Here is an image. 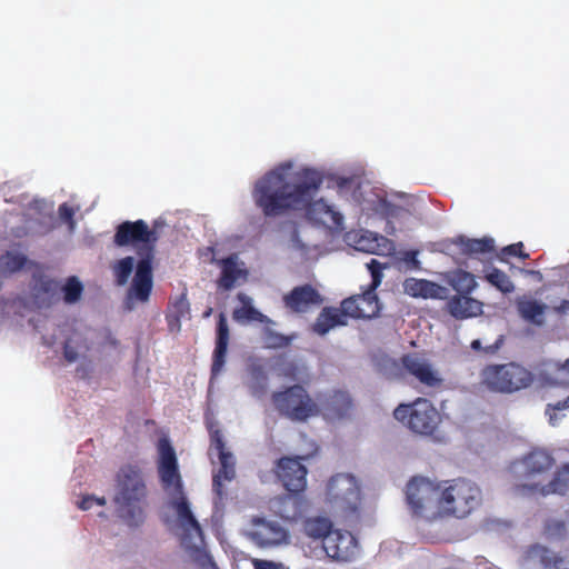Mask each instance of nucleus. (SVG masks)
I'll return each mask as SVG.
<instances>
[{"mask_svg":"<svg viewBox=\"0 0 569 569\" xmlns=\"http://www.w3.org/2000/svg\"><path fill=\"white\" fill-rule=\"evenodd\" d=\"M322 182V174L315 169L292 171L291 163H283L256 182L252 197L266 217L306 210L313 224L338 230L343 223L342 214L323 199L313 200Z\"/></svg>","mask_w":569,"mask_h":569,"instance_id":"nucleus-1","label":"nucleus"},{"mask_svg":"<svg viewBox=\"0 0 569 569\" xmlns=\"http://www.w3.org/2000/svg\"><path fill=\"white\" fill-rule=\"evenodd\" d=\"M159 237L154 229H150L144 220L123 221L113 236L117 247L138 246L137 253L140 257L132 283L128 290V299L147 302L153 287L152 261L154 248Z\"/></svg>","mask_w":569,"mask_h":569,"instance_id":"nucleus-2","label":"nucleus"},{"mask_svg":"<svg viewBox=\"0 0 569 569\" xmlns=\"http://www.w3.org/2000/svg\"><path fill=\"white\" fill-rule=\"evenodd\" d=\"M118 517L130 528L141 527L147 518L148 488L138 466L121 467L116 477L113 497Z\"/></svg>","mask_w":569,"mask_h":569,"instance_id":"nucleus-3","label":"nucleus"},{"mask_svg":"<svg viewBox=\"0 0 569 569\" xmlns=\"http://www.w3.org/2000/svg\"><path fill=\"white\" fill-rule=\"evenodd\" d=\"M158 461L157 469L161 485L164 490L173 489L179 493V498L171 502V507L177 513L180 527L184 532H194L199 537L202 536V529L198 520L194 518L189 502L182 492V480L179 472L178 459L169 438L161 437L157 442Z\"/></svg>","mask_w":569,"mask_h":569,"instance_id":"nucleus-4","label":"nucleus"},{"mask_svg":"<svg viewBox=\"0 0 569 569\" xmlns=\"http://www.w3.org/2000/svg\"><path fill=\"white\" fill-rule=\"evenodd\" d=\"M437 510L441 517L463 519L482 502V491L472 480L456 478L438 482Z\"/></svg>","mask_w":569,"mask_h":569,"instance_id":"nucleus-5","label":"nucleus"},{"mask_svg":"<svg viewBox=\"0 0 569 569\" xmlns=\"http://www.w3.org/2000/svg\"><path fill=\"white\" fill-rule=\"evenodd\" d=\"M271 401L281 417L293 422H307L321 413L318 399H313L301 385H292L273 392Z\"/></svg>","mask_w":569,"mask_h":569,"instance_id":"nucleus-6","label":"nucleus"},{"mask_svg":"<svg viewBox=\"0 0 569 569\" xmlns=\"http://www.w3.org/2000/svg\"><path fill=\"white\" fill-rule=\"evenodd\" d=\"M532 382L533 375L516 362L488 365L480 371V386L496 393H513Z\"/></svg>","mask_w":569,"mask_h":569,"instance_id":"nucleus-7","label":"nucleus"},{"mask_svg":"<svg viewBox=\"0 0 569 569\" xmlns=\"http://www.w3.org/2000/svg\"><path fill=\"white\" fill-rule=\"evenodd\" d=\"M387 267V263H381L377 259H371L367 263V268L371 274V282L361 293L353 295L342 300L341 308L346 317L370 319L379 315L380 303L376 290L382 282V271Z\"/></svg>","mask_w":569,"mask_h":569,"instance_id":"nucleus-8","label":"nucleus"},{"mask_svg":"<svg viewBox=\"0 0 569 569\" xmlns=\"http://www.w3.org/2000/svg\"><path fill=\"white\" fill-rule=\"evenodd\" d=\"M393 417L410 431L421 436L433 435L441 422L439 411L426 398H417L412 402L400 403L393 410Z\"/></svg>","mask_w":569,"mask_h":569,"instance_id":"nucleus-9","label":"nucleus"},{"mask_svg":"<svg viewBox=\"0 0 569 569\" xmlns=\"http://www.w3.org/2000/svg\"><path fill=\"white\" fill-rule=\"evenodd\" d=\"M327 501L333 512L345 518H358L361 509V492L356 478L338 473L327 485Z\"/></svg>","mask_w":569,"mask_h":569,"instance_id":"nucleus-10","label":"nucleus"},{"mask_svg":"<svg viewBox=\"0 0 569 569\" xmlns=\"http://www.w3.org/2000/svg\"><path fill=\"white\" fill-rule=\"evenodd\" d=\"M210 436L209 455H217L220 468L212 477V490L216 495V505L223 503L227 492L223 481H231L236 477V461L233 455L227 450L222 431L211 423L208 427Z\"/></svg>","mask_w":569,"mask_h":569,"instance_id":"nucleus-11","label":"nucleus"},{"mask_svg":"<svg viewBox=\"0 0 569 569\" xmlns=\"http://www.w3.org/2000/svg\"><path fill=\"white\" fill-rule=\"evenodd\" d=\"M438 495V482L423 477H413L406 489L407 503L412 513L419 517H427V512L437 505Z\"/></svg>","mask_w":569,"mask_h":569,"instance_id":"nucleus-12","label":"nucleus"},{"mask_svg":"<svg viewBox=\"0 0 569 569\" xmlns=\"http://www.w3.org/2000/svg\"><path fill=\"white\" fill-rule=\"evenodd\" d=\"M307 468L300 458L282 457L277 462L276 475L290 493H300L307 487Z\"/></svg>","mask_w":569,"mask_h":569,"instance_id":"nucleus-13","label":"nucleus"},{"mask_svg":"<svg viewBox=\"0 0 569 569\" xmlns=\"http://www.w3.org/2000/svg\"><path fill=\"white\" fill-rule=\"evenodd\" d=\"M322 548L329 558L336 561L348 562L355 559L358 543L351 532L332 530L322 540Z\"/></svg>","mask_w":569,"mask_h":569,"instance_id":"nucleus-14","label":"nucleus"},{"mask_svg":"<svg viewBox=\"0 0 569 569\" xmlns=\"http://www.w3.org/2000/svg\"><path fill=\"white\" fill-rule=\"evenodd\" d=\"M528 569H569V558L541 545H531L522 553Z\"/></svg>","mask_w":569,"mask_h":569,"instance_id":"nucleus-15","label":"nucleus"},{"mask_svg":"<svg viewBox=\"0 0 569 569\" xmlns=\"http://www.w3.org/2000/svg\"><path fill=\"white\" fill-rule=\"evenodd\" d=\"M248 536L259 547L277 546L284 542L288 538V533L281 525L263 518L252 519L251 530Z\"/></svg>","mask_w":569,"mask_h":569,"instance_id":"nucleus-16","label":"nucleus"},{"mask_svg":"<svg viewBox=\"0 0 569 569\" xmlns=\"http://www.w3.org/2000/svg\"><path fill=\"white\" fill-rule=\"evenodd\" d=\"M403 369L420 383L429 388H438L443 380L432 365L417 353H407L401 357Z\"/></svg>","mask_w":569,"mask_h":569,"instance_id":"nucleus-17","label":"nucleus"},{"mask_svg":"<svg viewBox=\"0 0 569 569\" xmlns=\"http://www.w3.org/2000/svg\"><path fill=\"white\" fill-rule=\"evenodd\" d=\"M321 413L327 419H342L352 409V399L347 391L333 390L318 396Z\"/></svg>","mask_w":569,"mask_h":569,"instance_id":"nucleus-18","label":"nucleus"},{"mask_svg":"<svg viewBox=\"0 0 569 569\" xmlns=\"http://www.w3.org/2000/svg\"><path fill=\"white\" fill-rule=\"evenodd\" d=\"M284 307L293 313H305L313 306L322 303L320 293L311 286L303 284L295 287L283 296Z\"/></svg>","mask_w":569,"mask_h":569,"instance_id":"nucleus-19","label":"nucleus"},{"mask_svg":"<svg viewBox=\"0 0 569 569\" xmlns=\"http://www.w3.org/2000/svg\"><path fill=\"white\" fill-rule=\"evenodd\" d=\"M522 490L527 489L532 493H539L542 497L549 495L565 496L569 492V461L561 465L553 473L551 480L546 485L533 483L530 486H521Z\"/></svg>","mask_w":569,"mask_h":569,"instance_id":"nucleus-20","label":"nucleus"},{"mask_svg":"<svg viewBox=\"0 0 569 569\" xmlns=\"http://www.w3.org/2000/svg\"><path fill=\"white\" fill-rule=\"evenodd\" d=\"M230 331L224 313H220L217 321L216 346L212 355L211 375L218 376L226 363Z\"/></svg>","mask_w":569,"mask_h":569,"instance_id":"nucleus-21","label":"nucleus"},{"mask_svg":"<svg viewBox=\"0 0 569 569\" xmlns=\"http://www.w3.org/2000/svg\"><path fill=\"white\" fill-rule=\"evenodd\" d=\"M355 248L359 251L371 253V254H385L393 249L391 240L368 230H362L352 236Z\"/></svg>","mask_w":569,"mask_h":569,"instance_id":"nucleus-22","label":"nucleus"},{"mask_svg":"<svg viewBox=\"0 0 569 569\" xmlns=\"http://www.w3.org/2000/svg\"><path fill=\"white\" fill-rule=\"evenodd\" d=\"M552 455L540 448L532 449L521 459L525 475L527 477H536L548 473L555 466Z\"/></svg>","mask_w":569,"mask_h":569,"instance_id":"nucleus-23","label":"nucleus"},{"mask_svg":"<svg viewBox=\"0 0 569 569\" xmlns=\"http://www.w3.org/2000/svg\"><path fill=\"white\" fill-rule=\"evenodd\" d=\"M449 313L456 319L476 317L482 312V303L469 296H452L447 302Z\"/></svg>","mask_w":569,"mask_h":569,"instance_id":"nucleus-24","label":"nucleus"},{"mask_svg":"<svg viewBox=\"0 0 569 569\" xmlns=\"http://www.w3.org/2000/svg\"><path fill=\"white\" fill-rule=\"evenodd\" d=\"M459 252L467 257H479L495 251V241L491 238L470 239L459 236L451 241Z\"/></svg>","mask_w":569,"mask_h":569,"instance_id":"nucleus-25","label":"nucleus"},{"mask_svg":"<svg viewBox=\"0 0 569 569\" xmlns=\"http://www.w3.org/2000/svg\"><path fill=\"white\" fill-rule=\"evenodd\" d=\"M346 325L347 317L342 308L325 307L312 325V331L319 336H325L332 328Z\"/></svg>","mask_w":569,"mask_h":569,"instance_id":"nucleus-26","label":"nucleus"},{"mask_svg":"<svg viewBox=\"0 0 569 569\" xmlns=\"http://www.w3.org/2000/svg\"><path fill=\"white\" fill-rule=\"evenodd\" d=\"M219 264L221 267V274L218 279V286L223 290L232 289L238 279L247 276V271L238 266V256L236 253L221 259Z\"/></svg>","mask_w":569,"mask_h":569,"instance_id":"nucleus-27","label":"nucleus"},{"mask_svg":"<svg viewBox=\"0 0 569 569\" xmlns=\"http://www.w3.org/2000/svg\"><path fill=\"white\" fill-rule=\"evenodd\" d=\"M517 311L519 316L527 322L537 327L545 325V312L547 306L535 299L520 298L517 300Z\"/></svg>","mask_w":569,"mask_h":569,"instance_id":"nucleus-28","label":"nucleus"},{"mask_svg":"<svg viewBox=\"0 0 569 569\" xmlns=\"http://www.w3.org/2000/svg\"><path fill=\"white\" fill-rule=\"evenodd\" d=\"M405 292L411 297H421V298H440V291L445 289L429 280L425 279H407L403 282Z\"/></svg>","mask_w":569,"mask_h":569,"instance_id":"nucleus-29","label":"nucleus"},{"mask_svg":"<svg viewBox=\"0 0 569 569\" xmlns=\"http://www.w3.org/2000/svg\"><path fill=\"white\" fill-rule=\"evenodd\" d=\"M238 300L241 302V307L236 308L232 312V318L238 322L244 321H257L267 322L269 319L267 316L258 311L253 306L251 298L243 292L237 295Z\"/></svg>","mask_w":569,"mask_h":569,"instance_id":"nucleus-30","label":"nucleus"},{"mask_svg":"<svg viewBox=\"0 0 569 569\" xmlns=\"http://www.w3.org/2000/svg\"><path fill=\"white\" fill-rule=\"evenodd\" d=\"M447 282L458 292L457 296H469L477 287L475 276L461 269L450 272Z\"/></svg>","mask_w":569,"mask_h":569,"instance_id":"nucleus-31","label":"nucleus"},{"mask_svg":"<svg viewBox=\"0 0 569 569\" xmlns=\"http://www.w3.org/2000/svg\"><path fill=\"white\" fill-rule=\"evenodd\" d=\"M46 203L43 201L34 200L29 204L28 211L26 212V221L29 222L34 218L33 212L39 213L40 218L37 219L39 221L40 228L38 232L41 234L48 233L52 230V214L44 211Z\"/></svg>","mask_w":569,"mask_h":569,"instance_id":"nucleus-32","label":"nucleus"},{"mask_svg":"<svg viewBox=\"0 0 569 569\" xmlns=\"http://www.w3.org/2000/svg\"><path fill=\"white\" fill-rule=\"evenodd\" d=\"M483 279L500 292L508 295L515 291V284L510 277L498 268H492Z\"/></svg>","mask_w":569,"mask_h":569,"instance_id":"nucleus-33","label":"nucleus"},{"mask_svg":"<svg viewBox=\"0 0 569 569\" xmlns=\"http://www.w3.org/2000/svg\"><path fill=\"white\" fill-rule=\"evenodd\" d=\"M305 531L309 537L325 540V537L332 532V523L327 518H311L305 522Z\"/></svg>","mask_w":569,"mask_h":569,"instance_id":"nucleus-34","label":"nucleus"},{"mask_svg":"<svg viewBox=\"0 0 569 569\" xmlns=\"http://www.w3.org/2000/svg\"><path fill=\"white\" fill-rule=\"evenodd\" d=\"M134 267V259L131 256L124 257L116 261L112 266V272L117 286H124L132 273Z\"/></svg>","mask_w":569,"mask_h":569,"instance_id":"nucleus-35","label":"nucleus"},{"mask_svg":"<svg viewBox=\"0 0 569 569\" xmlns=\"http://www.w3.org/2000/svg\"><path fill=\"white\" fill-rule=\"evenodd\" d=\"M307 232L308 230H300L295 227L290 234L292 249L300 252L302 256H307L312 249H317V246L309 241Z\"/></svg>","mask_w":569,"mask_h":569,"instance_id":"nucleus-36","label":"nucleus"},{"mask_svg":"<svg viewBox=\"0 0 569 569\" xmlns=\"http://www.w3.org/2000/svg\"><path fill=\"white\" fill-rule=\"evenodd\" d=\"M61 291L63 292V301L68 305H72L80 300L83 286L77 277L71 276L67 279Z\"/></svg>","mask_w":569,"mask_h":569,"instance_id":"nucleus-37","label":"nucleus"},{"mask_svg":"<svg viewBox=\"0 0 569 569\" xmlns=\"http://www.w3.org/2000/svg\"><path fill=\"white\" fill-rule=\"evenodd\" d=\"M189 313V302L186 296H181L177 301L172 305L170 312L167 316V320L169 325L172 322H180V319Z\"/></svg>","mask_w":569,"mask_h":569,"instance_id":"nucleus-38","label":"nucleus"},{"mask_svg":"<svg viewBox=\"0 0 569 569\" xmlns=\"http://www.w3.org/2000/svg\"><path fill=\"white\" fill-rule=\"evenodd\" d=\"M1 264L11 272L22 269L27 262L24 256L19 253L6 252L0 259Z\"/></svg>","mask_w":569,"mask_h":569,"instance_id":"nucleus-39","label":"nucleus"},{"mask_svg":"<svg viewBox=\"0 0 569 569\" xmlns=\"http://www.w3.org/2000/svg\"><path fill=\"white\" fill-rule=\"evenodd\" d=\"M293 339L295 336H284L271 330H269L266 335L267 347L273 349L288 347Z\"/></svg>","mask_w":569,"mask_h":569,"instance_id":"nucleus-40","label":"nucleus"},{"mask_svg":"<svg viewBox=\"0 0 569 569\" xmlns=\"http://www.w3.org/2000/svg\"><path fill=\"white\" fill-rule=\"evenodd\" d=\"M565 409H569V396L561 401H558L556 403H549L546 408V415L549 416V422L555 426L557 421L560 419L557 416V411H562Z\"/></svg>","mask_w":569,"mask_h":569,"instance_id":"nucleus-41","label":"nucleus"},{"mask_svg":"<svg viewBox=\"0 0 569 569\" xmlns=\"http://www.w3.org/2000/svg\"><path fill=\"white\" fill-rule=\"evenodd\" d=\"M58 212H59L60 219L68 224L69 230L73 231L76 228V221L73 219V217H74L73 208L64 202L59 206Z\"/></svg>","mask_w":569,"mask_h":569,"instance_id":"nucleus-42","label":"nucleus"},{"mask_svg":"<svg viewBox=\"0 0 569 569\" xmlns=\"http://www.w3.org/2000/svg\"><path fill=\"white\" fill-rule=\"evenodd\" d=\"M501 254L518 257L522 260L529 259V254L523 251L522 242H516V243H512V244H509V246L502 248Z\"/></svg>","mask_w":569,"mask_h":569,"instance_id":"nucleus-43","label":"nucleus"},{"mask_svg":"<svg viewBox=\"0 0 569 569\" xmlns=\"http://www.w3.org/2000/svg\"><path fill=\"white\" fill-rule=\"evenodd\" d=\"M545 531L550 536H562L566 532V523L562 520L550 519L545 525Z\"/></svg>","mask_w":569,"mask_h":569,"instance_id":"nucleus-44","label":"nucleus"},{"mask_svg":"<svg viewBox=\"0 0 569 569\" xmlns=\"http://www.w3.org/2000/svg\"><path fill=\"white\" fill-rule=\"evenodd\" d=\"M58 282L52 279H46L40 282L39 291L47 295L49 297V301L47 306L52 305V297L58 290Z\"/></svg>","mask_w":569,"mask_h":569,"instance_id":"nucleus-45","label":"nucleus"},{"mask_svg":"<svg viewBox=\"0 0 569 569\" xmlns=\"http://www.w3.org/2000/svg\"><path fill=\"white\" fill-rule=\"evenodd\" d=\"M63 357L68 362H74L78 359V351L70 345L69 340L63 346Z\"/></svg>","mask_w":569,"mask_h":569,"instance_id":"nucleus-46","label":"nucleus"},{"mask_svg":"<svg viewBox=\"0 0 569 569\" xmlns=\"http://www.w3.org/2000/svg\"><path fill=\"white\" fill-rule=\"evenodd\" d=\"M93 500H94V497L92 496H87V497H83L79 503H78V507L81 509V510H89L90 508H92L93 506Z\"/></svg>","mask_w":569,"mask_h":569,"instance_id":"nucleus-47","label":"nucleus"},{"mask_svg":"<svg viewBox=\"0 0 569 569\" xmlns=\"http://www.w3.org/2000/svg\"><path fill=\"white\" fill-rule=\"evenodd\" d=\"M254 569H274V563L268 560H254Z\"/></svg>","mask_w":569,"mask_h":569,"instance_id":"nucleus-48","label":"nucleus"},{"mask_svg":"<svg viewBox=\"0 0 569 569\" xmlns=\"http://www.w3.org/2000/svg\"><path fill=\"white\" fill-rule=\"evenodd\" d=\"M502 342V339L500 338L499 340H497L493 345H490V346H487L486 348H483V351L486 353H489V355H493L498 351V349L500 348V345Z\"/></svg>","mask_w":569,"mask_h":569,"instance_id":"nucleus-49","label":"nucleus"},{"mask_svg":"<svg viewBox=\"0 0 569 569\" xmlns=\"http://www.w3.org/2000/svg\"><path fill=\"white\" fill-rule=\"evenodd\" d=\"M555 311L557 313H566L569 311V301L568 300H562L558 306H556L555 308Z\"/></svg>","mask_w":569,"mask_h":569,"instance_id":"nucleus-50","label":"nucleus"},{"mask_svg":"<svg viewBox=\"0 0 569 569\" xmlns=\"http://www.w3.org/2000/svg\"><path fill=\"white\" fill-rule=\"evenodd\" d=\"M252 373L256 376L257 379H261L263 385L266 383L267 376L260 367L253 368Z\"/></svg>","mask_w":569,"mask_h":569,"instance_id":"nucleus-51","label":"nucleus"},{"mask_svg":"<svg viewBox=\"0 0 569 569\" xmlns=\"http://www.w3.org/2000/svg\"><path fill=\"white\" fill-rule=\"evenodd\" d=\"M471 349L475 350V351H480V350H483L482 346H481V341L476 339L471 342L470 345Z\"/></svg>","mask_w":569,"mask_h":569,"instance_id":"nucleus-52","label":"nucleus"},{"mask_svg":"<svg viewBox=\"0 0 569 569\" xmlns=\"http://www.w3.org/2000/svg\"><path fill=\"white\" fill-rule=\"evenodd\" d=\"M559 370L568 376L569 380V359H567L560 367Z\"/></svg>","mask_w":569,"mask_h":569,"instance_id":"nucleus-53","label":"nucleus"},{"mask_svg":"<svg viewBox=\"0 0 569 569\" xmlns=\"http://www.w3.org/2000/svg\"><path fill=\"white\" fill-rule=\"evenodd\" d=\"M416 254H417V253H416L415 251H409V252H407V254H406V260H407V261H411V262H413V263H418V261L416 260Z\"/></svg>","mask_w":569,"mask_h":569,"instance_id":"nucleus-54","label":"nucleus"},{"mask_svg":"<svg viewBox=\"0 0 569 569\" xmlns=\"http://www.w3.org/2000/svg\"><path fill=\"white\" fill-rule=\"evenodd\" d=\"M97 503L99 506H104L106 505V499L104 498H94L93 500V503Z\"/></svg>","mask_w":569,"mask_h":569,"instance_id":"nucleus-55","label":"nucleus"},{"mask_svg":"<svg viewBox=\"0 0 569 569\" xmlns=\"http://www.w3.org/2000/svg\"><path fill=\"white\" fill-rule=\"evenodd\" d=\"M211 311H212V309H211V308H209V309L204 312V317L210 316Z\"/></svg>","mask_w":569,"mask_h":569,"instance_id":"nucleus-56","label":"nucleus"},{"mask_svg":"<svg viewBox=\"0 0 569 569\" xmlns=\"http://www.w3.org/2000/svg\"><path fill=\"white\" fill-rule=\"evenodd\" d=\"M528 273H537L536 271L533 270H530V271H527Z\"/></svg>","mask_w":569,"mask_h":569,"instance_id":"nucleus-57","label":"nucleus"}]
</instances>
